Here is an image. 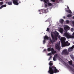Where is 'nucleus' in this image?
<instances>
[{
    "mask_svg": "<svg viewBox=\"0 0 74 74\" xmlns=\"http://www.w3.org/2000/svg\"><path fill=\"white\" fill-rule=\"evenodd\" d=\"M74 48V45H73L72 47L68 48V52H71L73 50V48Z\"/></svg>",
    "mask_w": 74,
    "mask_h": 74,
    "instance_id": "nucleus-9",
    "label": "nucleus"
},
{
    "mask_svg": "<svg viewBox=\"0 0 74 74\" xmlns=\"http://www.w3.org/2000/svg\"><path fill=\"white\" fill-rule=\"evenodd\" d=\"M71 31L72 32H73V31H74V29H73V28H71Z\"/></svg>",
    "mask_w": 74,
    "mask_h": 74,
    "instance_id": "nucleus-33",
    "label": "nucleus"
},
{
    "mask_svg": "<svg viewBox=\"0 0 74 74\" xmlns=\"http://www.w3.org/2000/svg\"><path fill=\"white\" fill-rule=\"evenodd\" d=\"M68 68H69L71 70V71H73V68H72L70 66H68Z\"/></svg>",
    "mask_w": 74,
    "mask_h": 74,
    "instance_id": "nucleus-22",
    "label": "nucleus"
},
{
    "mask_svg": "<svg viewBox=\"0 0 74 74\" xmlns=\"http://www.w3.org/2000/svg\"><path fill=\"white\" fill-rule=\"evenodd\" d=\"M8 3V2H5V3Z\"/></svg>",
    "mask_w": 74,
    "mask_h": 74,
    "instance_id": "nucleus-41",
    "label": "nucleus"
},
{
    "mask_svg": "<svg viewBox=\"0 0 74 74\" xmlns=\"http://www.w3.org/2000/svg\"><path fill=\"white\" fill-rule=\"evenodd\" d=\"M49 19H48L47 20H46V21H45V22H49Z\"/></svg>",
    "mask_w": 74,
    "mask_h": 74,
    "instance_id": "nucleus-35",
    "label": "nucleus"
},
{
    "mask_svg": "<svg viewBox=\"0 0 74 74\" xmlns=\"http://www.w3.org/2000/svg\"><path fill=\"white\" fill-rule=\"evenodd\" d=\"M18 0H12L13 3H14V5H19V3H17Z\"/></svg>",
    "mask_w": 74,
    "mask_h": 74,
    "instance_id": "nucleus-8",
    "label": "nucleus"
},
{
    "mask_svg": "<svg viewBox=\"0 0 74 74\" xmlns=\"http://www.w3.org/2000/svg\"><path fill=\"white\" fill-rule=\"evenodd\" d=\"M47 3V5L49 6L50 7V6H51L52 4H51V3H50L49 2H48V3L47 2V3Z\"/></svg>",
    "mask_w": 74,
    "mask_h": 74,
    "instance_id": "nucleus-17",
    "label": "nucleus"
},
{
    "mask_svg": "<svg viewBox=\"0 0 74 74\" xmlns=\"http://www.w3.org/2000/svg\"><path fill=\"white\" fill-rule=\"evenodd\" d=\"M47 51H51V47H49L47 49Z\"/></svg>",
    "mask_w": 74,
    "mask_h": 74,
    "instance_id": "nucleus-20",
    "label": "nucleus"
},
{
    "mask_svg": "<svg viewBox=\"0 0 74 74\" xmlns=\"http://www.w3.org/2000/svg\"><path fill=\"white\" fill-rule=\"evenodd\" d=\"M62 53L66 55H67L68 54V52L67 51V50H63V51L62 52Z\"/></svg>",
    "mask_w": 74,
    "mask_h": 74,
    "instance_id": "nucleus-11",
    "label": "nucleus"
},
{
    "mask_svg": "<svg viewBox=\"0 0 74 74\" xmlns=\"http://www.w3.org/2000/svg\"><path fill=\"white\" fill-rule=\"evenodd\" d=\"M43 1H44V2L45 3H47L49 2V0H44Z\"/></svg>",
    "mask_w": 74,
    "mask_h": 74,
    "instance_id": "nucleus-24",
    "label": "nucleus"
},
{
    "mask_svg": "<svg viewBox=\"0 0 74 74\" xmlns=\"http://www.w3.org/2000/svg\"><path fill=\"white\" fill-rule=\"evenodd\" d=\"M49 71H48V73L50 74H53V73H56L59 72L58 70L56 69V68L53 66V64L51 62L49 63Z\"/></svg>",
    "mask_w": 74,
    "mask_h": 74,
    "instance_id": "nucleus-2",
    "label": "nucleus"
},
{
    "mask_svg": "<svg viewBox=\"0 0 74 74\" xmlns=\"http://www.w3.org/2000/svg\"><path fill=\"white\" fill-rule=\"evenodd\" d=\"M73 35L74 34V32H73Z\"/></svg>",
    "mask_w": 74,
    "mask_h": 74,
    "instance_id": "nucleus-45",
    "label": "nucleus"
},
{
    "mask_svg": "<svg viewBox=\"0 0 74 74\" xmlns=\"http://www.w3.org/2000/svg\"><path fill=\"white\" fill-rule=\"evenodd\" d=\"M59 32L61 33H62L63 32V29L62 28H60L59 29Z\"/></svg>",
    "mask_w": 74,
    "mask_h": 74,
    "instance_id": "nucleus-12",
    "label": "nucleus"
},
{
    "mask_svg": "<svg viewBox=\"0 0 74 74\" xmlns=\"http://www.w3.org/2000/svg\"><path fill=\"white\" fill-rule=\"evenodd\" d=\"M49 39V37L47 36V35H45V36L44 37V40H48Z\"/></svg>",
    "mask_w": 74,
    "mask_h": 74,
    "instance_id": "nucleus-13",
    "label": "nucleus"
},
{
    "mask_svg": "<svg viewBox=\"0 0 74 74\" xmlns=\"http://www.w3.org/2000/svg\"><path fill=\"white\" fill-rule=\"evenodd\" d=\"M64 28V30H65V32H67L68 30H69L70 29V27L67 25L65 26L64 28Z\"/></svg>",
    "mask_w": 74,
    "mask_h": 74,
    "instance_id": "nucleus-7",
    "label": "nucleus"
},
{
    "mask_svg": "<svg viewBox=\"0 0 74 74\" xmlns=\"http://www.w3.org/2000/svg\"><path fill=\"white\" fill-rule=\"evenodd\" d=\"M51 1L53 2H55V1H56V0H51Z\"/></svg>",
    "mask_w": 74,
    "mask_h": 74,
    "instance_id": "nucleus-34",
    "label": "nucleus"
},
{
    "mask_svg": "<svg viewBox=\"0 0 74 74\" xmlns=\"http://www.w3.org/2000/svg\"><path fill=\"white\" fill-rule=\"evenodd\" d=\"M65 16H63V18H64V19H65Z\"/></svg>",
    "mask_w": 74,
    "mask_h": 74,
    "instance_id": "nucleus-43",
    "label": "nucleus"
},
{
    "mask_svg": "<svg viewBox=\"0 0 74 74\" xmlns=\"http://www.w3.org/2000/svg\"><path fill=\"white\" fill-rule=\"evenodd\" d=\"M72 65V66H73V67H74V64H72V65Z\"/></svg>",
    "mask_w": 74,
    "mask_h": 74,
    "instance_id": "nucleus-37",
    "label": "nucleus"
},
{
    "mask_svg": "<svg viewBox=\"0 0 74 74\" xmlns=\"http://www.w3.org/2000/svg\"><path fill=\"white\" fill-rule=\"evenodd\" d=\"M47 32H49V29L48 28H47Z\"/></svg>",
    "mask_w": 74,
    "mask_h": 74,
    "instance_id": "nucleus-31",
    "label": "nucleus"
},
{
    "mask_svg": "<svg viewBox=\"0 0 74 74\" xmlns=\"http://www.w3.org/2000/svg\"><path fill=\"white\" fill-rule=\"evenodd\" d=\"M40 1H43V0H40Z\"/></svg>",
    "mask_w": 74,
    "mask_h": 74,
    "instance_id": "nucleus-42",
    "label": "nucleus"
},
{
    "mask_svg": "<svg viewBox=\"0 0 74 74\" xmlns=\"http://www.w3.org/2000/svg\"><path fill=\"white\" fill-rule=\"evenodd\" d=\"M66 23H69V21L66 20Z\"/></svg>",
    "mask_w": 74,
    "mask_h": 74,
    "instance_id": "nucleus-30",
    "label": "nucleus"
},
{
    "mask_svg": "<svg viewBox=\"0 0 74 74\" xmlns=\"http://www.w3.org/2000/svg\"><path fill=\"white\" fill-rule=\"evenodd\" d=\"M63 36L66 37L68 39L73 38H74V34L70 35V34L67 32H65L63 33Z\"/></svg>",
    "mask_w": 74,
    "mask_h": 74,
    "instance_id": "nucleus-4",
    "label": "nucleus"
},
{
    "mask_svg": "<svg viewBox=\"0 0 74 74\" xmlns=\"http://www.w3.org/2000/svg\"><path fill=\"white\" fill-rule=\"evenodd\" d=\"M73 25L74 26V21L73 22Z\"/></svg>",
    "mask_w": 74,
    "mask_h": 74,
    "instance_id": "nucleus-40",
    "label": "nucleus"
},
{
    "mask_svg": "<svg viewBox=\"0 0 74 74\" xmlns=\"http://www.w3.org/2000/svg\"><path fill=\"white\" fill-rule=\"evenodd\" d=\"M64 20L63 19H61L60 20V23H61V24H63V23Z\"/></svg>",
    "mask_w": 74,
    "mask_h": 74,
    "instance_id": "nucleus-16",
    "label": "nucleus"
},
{
    "mask_svg": "<svg viewBox=\"0 0 74 74\" xmlns=\"http://www.w3.org/2000/svg\"><path fill=\"white\" fill-rule=\"evenodd\" d=\"M55 49H56L58 50V51H60V42L56 44V45H55Z\"/></svg>",
    "mask_w": 74,
    "mask_h": 74,
    "instance_id": "nucleus-5",
    "label": "nucleus"
},
{
    "mask_svg": "<svg viewBox=\"0 0 74 74\" xmlns=\"http://www.w3.org/2000/svg\"><path fill=\"white\" fill-rule=\"evenodd\" d=\"M8 5H12V2L11 1L8 2Z\"/></svg>",
    "mask_w": 74,
    "mask_h": 74,
    "instance_id": "nucleus-21",
    "label": "nucleus"
},
{
    "mask_svg": "<svg viewBox=\"0 0 74 74\" xmlns=\"http://www.w3.org/2000/svg\"><path fill=\"white\" fill-rule=\"evenodd\" d=\"M51 55H53L52 54V53H48L47 54V56H51Z\"/></svg>",
    "mask_w": 74,
    "mask_h": 74,
    "instance_id": "nucleus-25",
    "label": "nucleus"
},
{
    "mask_svg": "<svg viewBox=\"0 0 74 74\" xmlns=\"http://www.w3.org/2000/svg\"><path fill=\"white\" fill-rule=\"evenodd\" d=\"M43 40V44H45V42H45V40Z\"/></svg>",
    "mask_w": 74,
    "mask_h": 74,
    "instance_id": "nucleus-32",
    "label": "nucleus"
},
{
    "mask_svg": "<svg viewBox=\"0 0 74 74\" xmlns=\"http://www.w3.org/2000/svg\"><path fill=\"white\" fill-rule=\"evenodd\" d=\"M59 1H62V0H59Z\"/></svg>",
    "mask_w": 74,
    "mask_h": 74,
    "instance_id": "nucleus-47",
    "label": "nucleus"
},
{
    "mask_svg": "<svg viewBox=\"0 0 74 74\" xmlns=\"http://www.w3.org/2000/svg\"><path fill=\"white\" fill-rule=\"evenodd\" d=\"M69 64H70V65H72V64H73V61H72V60L69 61Z\"/></svg>",
    "mask_w": 74,
    "mask_h": 74,
    "instance_id": "nucleus-19",
    "label": "nucleus"
},
{
    "mask_svg": "<svg viewBox=\"0 0 74 74\" xmlns=\"http://www.w3.org/2000/svg\"><path fill=\"white\" fill-rule=\"evenodd\" d=\"M50 62H51V61H50Z\"/></svg>",
    "mask_w": 74,
    "mask_h": 74,
    "instance_id": "nucleus-49",
    "label": "nucleus"
},
{
    "mask_svg": "<svg viewBox=\"0 0 74 74\" xmlns=\"http://www.w3.org/2000/svg\"><path fill=\"white\" fill-rule=\"evenodd\" d=\"M67 8L68 9H69V7H68V6H67Z\"/></svg>",
    "mask_w": 74,
    "mask_h": 74,
    "instance_id": "nucleus-38",
    "label": "nucleus"
},
{
    "mask_svg": "<svg viewBox=\"0 0 74 74\" xmlns=\"http://www.w3.org/2000/svg\"><path fill=\"white\" fill-rule=\"evenodd\" d=\"M56 58H53V60H54V61H56Z\"/></svg>",
    "mask_w": 74,
    "mask_h": 74,
    "instance_id": "nucleus-27",
    "label": "nucleus"
},
{
    "mask_svg": "<svg viewBox=\"0 0 74 74\" xmlns=\"http://www.w3.org/2000/svg\"><path fill=\"white\" fill-rule=\"evenodd\" d=\"M47 10V9H42L41 10H38V11L39 12H40V14H42V13H46V11Z\"/></svg>",
    "mask_w": 74,
    "mask_h": 74,
    "instance_id": "nucleus-6",
    "label": "nucleus"
},
{
    "mask_svg": "<svg viewBox=\"0 0 74 74\" xmlns=\"http://www.w3.org/2000/svg\"><path fill=\"white\" fill-rule=\"evenodd\" d=\"M3 4V2H0V5H2Z\"/></svg>",
    "mask_w": 74,
    "mask_h": 74,
    "instance_id": "nucleus-29",
    "label": "nucleus"
},
{
    "mask_svg": "<svg viewBox=\"0 0 74 74\" xmlns=\"http://www.w3.org/2000/svg\"><path fill=\"white\" fill-rule=\"evenodd\" d=\"M58 57V56L57 55V54H55L54 55V58H57V57Z\"/></svg>",
    "mask_w": 74,
    "mask_h": 74,
    "instance_id": "nucleus-26",
    "label": "nucleus"
},
{
    "mask_svg": "<svg viewBox=\"0 0 74 74\" xmlns=\"http://www.w3.org/2000/svg\"><path fill=\"white\" fill-rule=\"evenodd\" d=\"M51 51V53H52L53 55H54V54L56 53V51L54 50L53 48H51V51Z\"/></svg>",
    "mask_w": 74,
    "mask_h": 74,
    "instance_id": "nucleus-10",
    "label": "nucleus"
},
{
    "mask_svg": "<svg viewBox=\"0 0 74 74\" xmlns=\"http://www.w3.org/2000/svg\"><path fill=\"white\" fill-rule=\"evenodd\" d=\"M70 56H71V58H72V59L74 60V56H73V55H70Z\"/></svg>",
    "mask_w": 74,
    "mask_h": 74,
    "instance_id": "nucleus-18",
    "label": "nucleus"
},
{
    "mask_svg": "<svg viewBox=\"0 0 74 74\" xmlns=\"http://www.w3.org/2000/svg\"><path fill=\"white\" fill-rule=\"evenodd\" d=\"M45 7H47V5L46 4H45Z\"/></svg>",
    "mask_w": 74,
    "mask_h": 74,
    "instance_id": "nucleus-36",
    "label": "nucleus"
},
{
    "mask_svg": "<svg viewBox=\"0 0 74 74\" xmlns=\"http://www.w3.org/2000/svg\"><path fill=\"white\" fill-rule=\"evenodd\" d=\"M51 36L52 38V40L51 39H49V41H50V42L53 44V43L55 42V40H57V38L58 37V39L60 40L62 38H65L66 40V39L65 37H61L60 38V36H58V33L56 31H55L54 32H51Z\"/></svg>",
    "mask_w": 74,
    "mask_h": 74,
    "instance_id": "nucleus-1",
    "label": "nucleus"
},
{
    "mask_svg": "<svg viewBox=\"0 0 74 74\" xmlns=\"http://www.w3.org/2000/svg\"><path fill=\"white\" fill-rule=\"evenodd\" d=\"M65 38H61V47H64L65 46H69L70 44L69 43L67 44L66 42H65Z\"/></svg>",
    "mask_w": 74,
    "mask_h": 74,
    "instance_id": "nucleus-3",
    "label": "nucleus"
},
{
    "mask_svg": "<svg viewBox=\"0 0 74 74\" xmlns=\"http://www.w3.org/2000/svg\"><path fill=\"white\" fill-rule=\"evenodd\" d=\"M21 3V2H19V3Z\"/></svg>",
    "mask_w": 74,
    "mask_h": 74,
    "instance_id": "nucleus-46",
    "label": "nucleus"
},
{
    "mask_svg": "<svg viewBox=\"0 0 74 74\" xmlns=\"http://www.w3.org/2000/svg\"><path fill=\"white\" fill-rule=\"evenodd\" d=\"M71 16H72V15H71V14H68L67 16V17H68V18L71 17Z\"/></svg>",
    "mask_w": 74,
    "mask_h": 74,
    "instance_id": "nucleus-23",
    "label": "nucleus"
},
{
    "mask_svg": "<svg viewBox=\"0 0 74 74\" xmlns=\"http://www.w3.org/2000/svg\"><path fill=\"white\" fill-rule=\"evenodd\" d=\"M52 57V56H50V57H49V59H48V60H51V58Z\"/></svg>",
    "mask_w": 74,
    "mask_h": 74,
    "instance_id": "nucleus-28",
    "label": "nucleus"
},
{
    "mask_svg": "<svg viewBox=\"0 0 74 74\" xmlns=\"http://www.w3.org/2000/svg\"><path fill=\"white\" fill-rule=\"evenodd\" d=\"M66 12H67L68 13H69L70 14L72 13V12H71V11L70 10H66Z\"/></svg>",
    "mask_w": 74,
    "mask_h": 74,
    "instance_id": "nucleus-15",
    "label": "nucleus"
},
{
    "mask_svg": "<svg viewBox=\"0 0 74 74\" xmlns=\"http://www.w3.org/2000/svg\"><path fill=\"white\" fill-rule=\"evenodd\" d=\"M73 19H74V16H73Z\"/></svg>",
    "mask_w": 74,
    "mask_h": 74,
    "instance_id": "nucleus-44",
    "label": "nucleus"
},
{
    "mask_svg": "<svg viewBox=\"0 0 74 74\" xmlns=\"http://www.w3.org/2000/svg\"><path fill=\"white\" fill-rule=\"evenodd\" d=\"M0 1H2V0H0Z\"/></svg>",
    "mask_w": 74,
    "mask_h": 74,
    "instance_id": "nucleus-48",
    "label": "nucleus"
},
{
    "mask_svg": "<svg viewBox=\"0 0 74 74\" xmlns=\"http://www.w3.org/2000/svg\"><path fill=\"white\" fill-rule=\"evenodd\" d=\"M5 7H6V5H1V7H0V9H1Z\"/></svg>",
    "mask_w": 74,
    "mask_h": 74,
    "instance_id": "nucleus-14",
    "label": "nucleus"
},
{
    "mask_svg": "<svg viewBox=\"0 0 74 74\" xmlns=\"http://www.w3.org/2000/svg\"><path fill=\"white\" fill-rule=\"evenodd\" d=\"M43 51H46V49H44V50H43Z\"/></svg>",
    "mask_w": 74,
    "mask_h": 74,
    "instance_id": "nucleus-39",
    "label": "nucleus"
}]
</instances>
